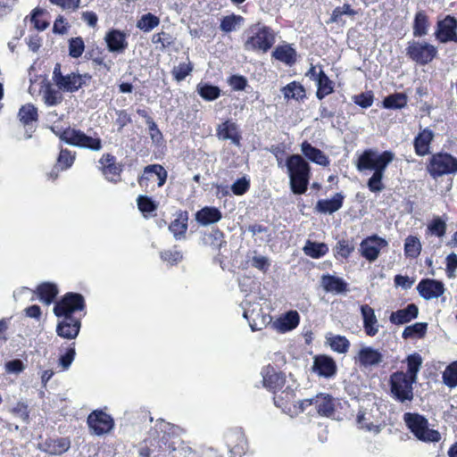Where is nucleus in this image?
<instances>
[{"instance_id": "obj_43", "label": "nucleus", "mask_w": 457, "mask_h": 457, "mask_svg": "<svg viewBox=\"0 0 457 457\" xmlns=\"http://www.w3.org/2000/svg\"><path fill=\"white\" fill-rule=\"evenodd\" d=\"M328 251V247L324 243H317L308 240L303 246V252L312 258H320L324 256Z\"/></svg>"}, {"instance_id": "obj_51", "label": "nucleus", "mask_w": 457, "mask_h": 457, "mask_svg": "<svg viewBox=\"0 0 457 457\" xmlns=\"http://www.w3.org/2000/svg\"><path fill=\"white\" fill-rule=\"evenodd\" d=\"M75 155L67 149H62L57 158L56 168L61 170L71 168L74 162Z\"/></svg>"}, {"instance_id": "obj_2", "label": "nucleus", "mask_w": 457, "mask_h": 457, "mask_svg": "<svg viewBox=\"0 0 457 457\" xmlns=\"http://www.w3.org/2000/svg\"><path fill=\"white\" fill-rule=\"evenodd\" d=\"M85 307V301L80 294L67 293L54 308V314L62 318L56 327L59 337L66 339H74L78 337L81 322L72 316L76 311H81Z\"/></svg>"}, {"instance_id": "obj_53", "label": "nucleus", "mask_w": 457, "mask_h": 457, "mask_svg": "<svg viewBox=\"0 0 457 457\" xmlns=\"http://www.w3.org/2000/svg\"><path fill=\"white\" fill-rule=\"evenodd\" d=\"M85 44L80 37H72L69 40V54L72 58H79L82 55Z\"/></svg>"}, {"instance_id": "obj_35", "label": "nucleus", "mask_w": 457, "mask_h": 457, "mask_svg": "<svg viewBox=\"0 0 457 457\" xmlns=\"http://www.w3.org/2000/svg\"><path fill=\"white\" fill-rule=\"evenodd\" d=\"M430 22L424 11H419L414 17L412 29L415 37H421L428 33Z\"/></svg>"}, {"instance_id": "obj_6", "label": "nucleus", "mask_w": 457, "mask_h": 457, "mask_svg": "<svg viewBox=\"0 0 457 457\" xmlns=\"http://www.w3.org/2000/svg\"><path fill=\"white\" fill-rule=\"evenodd\" d=\"M60 139L65 143L79 148H86L98 152L102 149V139L99 137H92L79 129L68 128L60 134Z\"/></svg>"}, {"instance_id": "obj_59", "label": "nucleus", "mask_w": 457, "mask_h": 457, "mask_svg": "<svg viewBox=\"0 0 457 457\" xmlns=\"http://www.w3.org/2000/svg\"><path fill=\"white\" fill-rule=\"evenodd\" d=\"M428 229L430 232L439 237L445 236L446 231V224L445 221L441 218L437 217L434 219L431 223L428 225Z\"/></svg>"}, {"instance_id": "obj_3", "label": "nucleus", "mask_w": 457, "mask_h": 457, "mask_svg": "<svg viewBox=\"0 0 457 457\" xmlns=\"http://www.w3.org/2000/svg\"><path fill=\"white\" fill-rule=\"evenodd\" d=\"M290 189L295 195L306 192L311 179V167L300 154H292L286 160Z\"/></svg>"}, {"instance_id": "obj_28", "label": "nucleus", "mask_w": 457, "mask_h": 457, "mask_svg": "<svg viewBox=\"0 0 457 457\" xmlns=\"http://www.w3.org/2000/svg\"><path fill=\"white\" fill-rule=\"evenodd\" d=\"M87 75H80L76 73H71L61 78L59 84L57 85L60 90L66 92H76L85 83L84 79Z\"/></svg>"}, {"instance_id": "obj_33", "label": "nucleus", "mask_w": 457, "mask_h": 457, "mask_svg": "<svg viewBox=\"0 0 457 457\" xmlns=\"http://www.w3.org/2000/svg\"><path fill=\"white\" fill-rule=\"evenodd\" d=\"M321 286L327 292L340 294L345 292L347 284L338 277L324 275L321 278Z\"/></svg>"}, {"instance_id": "obj_36", "label": "nucleus", "mask_w": 457, "mask_h": 457, "mask_svg": "<svg viewBox=\"0 0 457 457\" xmlns=\"http://www.w3.org/2000/svg\"><path fill=\"white\" fill-rule=\"evenodd\" d=\"M272 57L287 65H292L296 61V52L289 45L278 46L272 52Z\"/></svg>"}, {"instance_id": "obj_63", "label": "nucleus", "mask_w": 457, "mask_h": 457, "mask_svg": "<svg viewBox=\"0 0 457 457\" xmlns=\"http://www.w3.org/2000/svg\"><path fill=\"white\" fill-rule=\"evenodd\" d=\"M45 10L41 8H35L31 13V22H33L35 28L40 31L45 30L48 26L49 22L46 21H40L39 16L43 15Z\"/></svg>"}, {"instance_id": "obj_18", "label": "nucleus", "mask_w": 457, "mask_h": 457, "mask_svg": "<svg viewBox=\"0 0 457 457\" xmlns=\"http://www.w3.org/2000/svg\"><path fill=\"white\" fill-rule=\"evenodd\" d=\"M312 370L320 377L329 378L336 375L337 364L329 356L317 355L313 360Z\"/></svg>"}, {"instance_id": "obj_41", "label": "nucleus", "mask_w": 457, "mask_h": 457, "mask_svg": "<svg viewBox=\"0 0 457 457\" xmlns=\"http://www.w3.org/2000/svg\"><path fill=\"white\" fill-rule=\"evenodd\" d=\"M243 21L244 18L240 15H227L221 19L220 29L225 33H230L239 29Z\"/></svg>"}, {"instance_id": "obj_21", "label": "nucleus", "mask_w": 457, "mask_h": 457, "mask_svg": "<svg viewBox=\"0 0 457 457\" xmlns=\"http://www.w3.org/2000/svg\"><path fill=\"white\" fill-rule=\"evenodd\" d=\"M361 314L363 320V328L369 337H374L379 330V324L375 311L368 304L361 306Z\"/></svg>"}, {"instance_id": "obj_9", "label": "nucleus", "mask_w": 457, "mask_h": 457, "mask_svg": "<svg viewBox=\"0 0 457 457\" xmlns=\"http://www.w3.org/2000/svg\"><path fill=\"white\" fill-rule=\"evenodd\" d=\"M436 54V47L427 42L411 40L408 42L406 47V55L420 65L429 63Z\"/></svg>"}, {"instance_id": "obj_4", "label": "nucleus", "mask_w": 457, "mask_h": 457, "mask_svg": "<svg viewBox=\"0 0 457 457\" xmlns=\"http://www.w3.org/2000/svg\"><path fill=\"white\" fill-rule=\"evenodd\" d=\"M248 33V38L244 45L246 51H262L266 53L275 43V34L267 26L254 25L250 28Z\"/></svg>"}, {"instance_id": "obj_44", "label": "nucleus", "mask_w": 457, "mask_h": 457, "mask_svg": "<svg viewBox=\"0 0 457 457\" xmlns=\"http://www.w3.org/2000/svg\"><path fill=\"white\" fill-rule=\"evenodd\" d=\"M422 358L419 353H413L407 357V372L408 378H411L412 381H417L418 373L422 365Z\"/></svg>"}, {"instance_id": "obj_54", "label": "nucleus", "mask_w": 457, "mask_h": 457, "mask_svg": "<svg viewBox=\"0 0 457 457\" xmlns=\"http://www.w3.org/2000/svg\"><path fill=\"white\" fill-rule=\"evenodd\" d=\"M192 65L190 62H182L175 66L171 71L174 79L177 81H182L192 71Z\"/></svg>"}, {"instance_id": "obj_37", "label": "nucleus", "mask_w": 457, "mask_h": 457, "mask_svg": "<svg viewBox=\"0 0 457 457\" xmlns=\"http://www.w3.org/2000/svg\"><path fill=\"white\" fill-rule=\"evenodd\" d=\"M316 84L318 87L316 96L320 100L323 99L325 96L333 92V82L321 69H320L319 74L317 75Z\"/></svg>"}, {"instance_id": "obj_25", "label": "nucleus", "mask_w": 457, "mask_h": 457, "mask_svg": "<svg viewBox=\"0 0 457 457\" xmlns=\"http://www.w3.org/2000/svg\"><path fill=\"white\" fill-rule=\"evenodd\" d=\"M418 313V307L414 303H410L403 309L393 312L389 320L394 324L402 325L417 318Z\"/></svg>"}, {"instance_id": "obj_42", "label": "nucleus", "mask_w": 457, "mask_h": 457, "mask_svg": "<svg viewBox=\"0 0 457 457\" xmlns=\"http://www.w3.org/2000/svg\"><path fill=\"white\" fill-rule=\"evenodd\" d=\"M284 97L286 99L303 100L305 97V90L303 87L295 81L287 84L282 88Z\"/></svg>"}, {"instance_id": "obj_16", "label": "nucleus", "mask_w": 457, "mask_h": 457, "mask_svg": "<svg viewBox=\"0 0 457 457\" xmlns=\"http://www.w3.org/2000/svg\"><path fill=\"white\" fill-rule=\"evenodd\" d=\"M356 358L360 365L364 368L376 367L384 361L382 353L371 346H362Z\"/></svg>"}, {"instance_id": "obj_49", "label": "nucleus", "mask_w": 457, "mask_h": 457, "mask_svg": "<svg viewBox=\"0 0 457 457\" xmlns=\"http://www.w3.org/2000/svg\"><path fill=\"white\" fill-rule=\"evenodd\" d=\"M197 92L201 97L207 101H213L220 95V90L218 87L209 84L198 85Z\"/></svg>"}, {"instance_id": "obj_20", "label": "nucleus", "mask_w": 457, "mask_h": 457, "mask_svg": "<svg viewBox=\"0 0 457 457\" xmlns=\"http://www.w3.org/2000/svg\"><path fill=\"white\" fill-rule=\"evenodd\" d=\"M104 40L107 49L111 53L120 54L128 47L127 35L119 29H112L107 32Z\"/></svg>"}, {"instance_id": "obj_40", "label": "nucleus", "mask_w": 457, "mask_h": 457, "mask_svg": "<svg viewBox=\"0 0 457 457\" xmlns=\"http://www.w3.org/2000/svg\"><path fill=\"white\" fill-rule=\"evenodd\" d=\"M41 302L50 304L58 294L56 285L52 283H43L37 288Z\"/></svg>"}, {"instance_id": "obj_26", "label": "nucleus", "mask_w": 457, "mask_h": 457, "mask_svg": "<svg viewBox=\"0 0 457 457\" xmlns=\"http://www.w3.org/2000/svg\"><path fill=\"white\" fill-rule=\"evenodd\" d=\"M301 151L306 158L316 164L321 166H328L329 164L328 156L322 151L312 146L307 141L302 143Z\"/></svg>"}, {"instance_id": "obj_56", "label": "nucleus", "mask_w": 457, "mask_h": 457, "mask_svg": "<svg viewBox=\"0 0 457 457\" xmlns=\"http://www.w3.org/2000/svg\"><path fill=\"white\" fill-rule=\"evenodd\" d=\"M121 170V165L118 164L115 161L111 165L109 164V166L104 168L102 171L105 176L106 179H108L111 182L116 183L118 179H115V177H119Z\"/></svg>"}, {"instance_id": "obj_46", "label": "nucleus", "mask_w": 457, "mask_h": 457, "mask_svg": "<svg viewBox=\"0 0 457 457\" xmlns=\"http://www.w3.org/2000/svg\"><path fill=\"white\" fill-rule=\"evenodd\" d=\"M407 104V96L403 93H395L386 96L383 105L387 109H401Z\"/></svg>"}, {"instance_id": "obj_15", "label": "nucleus", "mask_w": 457, "mask_h": 457, "mask_svg": "<svg viewBox=\"0 0 457 457\" xmlns=\"http://www.w3.org/2000/svg\"><path fill=\"white\" fill-rule=\"evenodd\" d=\"M417 290L421 297L426 300L438 298L445 293V285L438 280L425 278L420 281Z\"/></svg>"}, {"instance_id": "obj_1", "label": "nucleus", "mask_w": 457, "mask_h": 457, "mask_svg": "<svg viewBox=\"0 0 457 457\" xmlns=\"http://www.w3.org/2000/svg\"><path fill=\"white\" fill-rule=\"evenodd\" d=\"M395 154L391 151L379 153L377 149L364 150L356 159L355 167L359 172L372 171L367 181V187L372 193L384 190L383 179L387 166L395 160Z\"/></svg>"}, {"instance_id": "obj_7", "label": "nucleus", "mask_w": 457, "mask_h": 457, "mask_svg": "<svg viewBox=\"0 0 457 457\" xmlns=\"http://www.w3.org/2000/svg\"><path fill=\"white\" fill-rule=\"evenodd\" d=\"M390 390L393 397L403 403L413 399L412 385L417 381H412L403 371H396L390 376Z\"/></svg>"}, {"instance_id": "obj_5", "label": "nucleus", "mask_w": 457, "mask_h": 457, "mask_svg": "<svg viewBox=\"0 0 457 457\" xmlns=\"http://www.w3.org/2000/svg\"><path fill=\"white\" fill-rule=\"evenodd\" d=\"M403 420L419 440L438 442L441 439L438 431L428 428V420L422 415L407 412L403 415Z\"/></svg>"}, {"instance_id": "obj_14", "label": "nucleus", "mask_w": 457, "mask_h": 457, "mask_svg": "<svg viewBox=\"0 0 457 457\" xmlns=\"http://www.w3.org/2000/svg\"><path fill=\"white\" fill-rule=\"evenodd\" d=\"M243 316L248 320L249 326L253 331L261 330L263 327L270 324L272 320L269 314L262 312V309L259 305L245 308Z\"/></svg>"}, {"instance_id": "obj_60", "label": "nucleus", "mask_w": 457, "mask_h": 457, "mask_svg": "<svg viewBox=\"0 0 457 457\" xmlns=\"http://www.w3.org/2000/svg\"><path fill=\"white\" fill-rule=\"evenodd\" d=\"M445 272L449 278H455L457 276V254L452 253L446 257Z\"/></svg>"}, {"instance_id": "obj_19", "label": "nucleus", "mask_w": 457, "mask_h": 457, "mask_svg": "<svg viewBox=\"0 0 457 457\" xmlns=\"http://www.w3.org/2000/svg\"><path fill=\"white\" fill-rule=\"evenodd\" d=\"M229 453L232 457H241L247 450V442L244 433L236 429L227 436Z\"/></svg>"}, {"instance_id": "obj_61", "label": "nucleus", "mask_w": 457, "mask_h": 457, "mask_svg": "<svg viewBox=\"0 0 457 457\" xmlns=\"http://www.w3.org/2000/svg\"><path fill=\"white\" fill-rule=\"evenodd\" d=\"M53 4L59 6L62 10L75 12L79 8L80 0H49Z\"/></svg>"}, {"instance_id": "obj_39", "label": "nucleus", "mask_w": 457, "mask_h": 457, "mask_svg": "<svg viewBox=\"0 0 457 457\" xmlns=\"http://www.w3.org/2000/svg\"><path fill=\"white\" fill-rule=\"evenodd\" d=\"M160 24V18L156 15L147 12L143 14L137 21V28L145 33L152 31Z\"/></svg>"}, {"instance_id": "obj_38", "label": "nucleus", "mask_w": 457, "mask_h": 457, "mask_svg": "<svg viewBox=\"0 0 457 457\" xmlns=\"http://www.w3.org/2000/svg\"><path fill=\"white\" fill-rule=\"evenodd\" d=\"M326 342L334 352L338 353H347L350 347L349 340L344 336L328 334L326 336Z\"/></svg>"}, {"instance_id": "obj_13", "label": "nucleus", "mask_w": 457, "mask_h": 457, "mask_svg": "<svg viewBox=\"0 0 457 457\" xmlns=\"http://www.w3.org/2000/svg\"><path fill=\"white\" fill-rule=\"evenodd\" d=\"M456 29L457 20L453 16L447 15L444 20L437 22L435 36L441 43L457 42Z\"/></svg>"}, {"instance_id": "obj_17", "label": "nucleus", "mask_w": 457, "mask_h": 457, "mask_svg": "<svg viewBox=\"0 0 457 457\" xmlns=\"http://www.w3.org/2000/svg\"><path fill=\"white\" fill-rule=\"evenodd\" d=\"M300 322V315L296 311H289L272 322V328L279 333H287L295 329Z\"/></svg>"}, {"instance_id": "obj_29", "label": "nucleus", "mask_w": 457, "mask_h": 457, "mask_svg": "<svg viewBox=\"0 0 457 457\" xmlns=\"http://www.w3.org/2000/svg\"><path fill=\"white\" fill-rule=\"evenodd\" d=\"M345 196L341 193H337L331 199L319 200L315 209L320 213H333L338 211L342 205Z\"/></svg>"}, {"instance_id": "obj_22", "label": "nucleus", "mask_w": 457, "mask_h": 457, "mask_svg": "<svg viewBox=\"0 0 457 457\" xmlns=\"http://www.w3.org/2000/svg\"><path fill=\"white\" fill-rule=\"evenodd\" d=\"M261 375L263 386L270 390L275 391L280 388L285 382L284 376L281 373L276 372L275 369L270 365L262 368Z\"/></svg>"}, {"instance_id": "obj_55", "label": "nucleus", "mask_w": 457, "mask_h": 457, "mask_svg": "<svg viewBox=\"0 0 457 457\" xmlns=\"http://www.w3.org/2000/svg\"><path fill=\"white\" fill-rule=\"evenodd\" d=\"M160 257L163 262H166L170 265H175L182 260L183 255L179 251L174 249L161 252Z\"/></svg>"}, {"instance_id": "obj_50", "label": "nucleus", "mask_w": 457, "mask_h": 457, "mask_svg": "<svg viewBox=\"0 0 457 457\" xmlns=\"http://www.w3.org/2000/svg\"><path fill=\"white\" fill-rule=\"evenodd\" d=\"M443 381L450 388L457 386V361L449 364L443 372Z\"/></svg>"}, {"instance_id": "obj_47", "label": "nucleus", "mask_w": 457, "mask_h": 457, "mask_svg": "<svg viewBox=\"0 0 457 457\" xmlns=\"http://www.w3.org/2000/svg\"><path fill=\"white\" fill-rule=\"evenodd\" d=\"M18 116L23 124L28 125L30 122L37 120V110L33 104H28L20 109Z\"/></svg>"}, {"instance_id": "obj_34", "label": "nucleus", "mask_w": 457, "mask_h": 457, "mask_svg": "<svg viewBox=\"0 0 457 457\" xmlns=\"http://www.w3.org/2000/svg\"><path fill=\"white\" fill-rule=\"evenodd\" d=\"M187 212H180L169 226V230L172 233L176 240L185 238V235L187 230Z\"/></svg>"}, {"instance_id": "obj_52", "label": "nucleus", "mask_w": 457, "mask_h": 457, "mask_svg": "<svg viewBox=\"0 0 457 457\" xmlns=\"http://www.w3.org/2000/svg\"><path fill=\"white\" fill-rule=\"evenodd\" d=\"M43 100L46 105H57L62 101V95L59 90L48 87L44 91Z\"/></svg>"}, {"instance_id": "obj_57", "label": "nucleus", "mask_w": 457, "mask_h": 457, "mask_svg": "<svg viewBox=\"0 0 457 457\" xmlns=\"http://www.w3.org/2000/svg\"><path fill=\"white\" fill-rule=\"evenodd\" d=\"M138 209L142 212H152L156 210L157 204L148 196L139 195L137 199Z\"/></svg>"}, {"instance_id": "obj_24", "label": "nucleus", "mask_w": 457, "mask_h": 457, "mask_svg": "<svg viewBox=\"0 0 457 457\" xmlns=\"http://www.w3.org/2000/svg\"><path fill=\"white\" fill-rule=\"evenodd\" d=\"M221 218V212L212 206H205L195 213V220L202 226H209L217 223Z\"/></svg>"}, {"instance_id": "obj_45", "label": "nucleus", "mask_w": 457, "mask_h": 457, "mask_svg": "<svg viewBox=\"0 0 457 457\" xmlns=\"http://www.w3.org/2000/svg\"><path fill=\"white\" fill-rule=\"evenodd\" d=\"M421 252V244L417 237L409 236L404 242V254L409 258H416Z\"/></svg>"}, {"instance_id": "obj_27", "label": "nucleus", "mask_w": 457, "mask_h": 457, "mask_svg": "<svg viewBox=\"0 0 457 457\" xmlns=\"http://www.w3.org/2000/svg\"><path fill=\"white\" fill-rule=\"evenodd\" d=\"M314 407L320 416L331 417L335 411L334 400L327 394H319L314 397Z\"/></svg>"}, {"instance_id": "obj_23", "label": "nucleus", "mask_w": 457, "mask_h": 457, "mask_svg": "<svg viewBox=\"0 0 457 457\" xmlns=\"http://www.w3.org/2000/svg\"><path fill=\"white\" fill-rule=\"evenodd\" d=\"M217 137L220 140H231L236 145H240L241 136L238 133L237 126L230 120H227L218 126Z\"/></svg>"}, {"instance_id": "obj_31", "label": "nucleus", "mask_w": 457, "mask_h": 457, "mask_svg": "<svg viewBox=\"0 0 457 457\" xmlns=\"http://www.w3.org/2000/svg\"><path fill=\"white\" fill-rule=\"evenodd\" d=\"M71 447L68 438H57L46 440L42 446L44 452L52 455H61L66 453Z\"/></svg>"}, {"instance_id": "obj_10", "label": "nucleus", "mask_w": 457, "mask_h": 457, "mask_svg": "<svg viewBox=\"0 0 457 457\" xmlns=\"http://www.w3.org/2000/svg\"><path fill=\"white\" fill-rule=\"evenodd\" d=\"M357 424L361 429L378 434L384 428L381 413L378 408L373 405L370 409L361 410L357 415Z\"/></svg>"}, {"instance_id": "obj_32", "label": "nucleus", "mask_w": 457, "mask_h": 457, "mask_svg": "<svg viewBox=\"0 0 457 457\" xmlns=\"http://www.w3.org/2000/svg\"><path fill=\"white\" fill-rule=\"evenodd\" d=\"M433 137L434 134L428 129H425L418 134L414 139V148L418 155L424 156L429 153V146Z\"/></svg>"}, {"instance_id": "obj_8", "label": "nucleus", "mask_w": 457, "mask_h": 457, "mask_svg": "<svg viewBox=\"0 0 457 457\" xmlns=\"http://www.w3.org/2000/svg\"><path fill=\"white\" fill-rule=\"evenodd\" d=\"M428 171L434 179L457 172V159L447 153L433 154L428 164Z\"/></svg>"}, {"instance_id": "obj_30", "label": "nucleus", "mask_w": 457, "mask_h": 457, "mask_svg": "<svg viewBox=\"0 0 457 457\" xmlns=\"http://www.w3.org/2000/svg\"><path fill=\"white\" fill-rule=\"evenodd\" d=\"M156 177L158 187H162L167 179V171L160 164L148 165L144 170L143 176L139 179V184L142 185L144 180H151Z\"/></svg>"}, {"instance_id": "obj_48", "label": "nucleus", "mask_w": 457, "mask_h": 457, "mask_svg": "<svg viewBox=\"0 0 457 457\" xmlns=\"http://www.w3.org/2000/svg\"><path fill=\"white\" fill-rule=\"evenodd\" d=\"M428 324L425 322H417L411 326H407L403 332V338H411V337H422L427 331Z\"/></svg>"}, {"instance_id": "obj_11", "label": "nucleus", "mask_w": 457, "mask_h": 457, "mask_svg": "<svg viewBox=\"0 0 457 457\" xmlns=\"http://www.w3.org/2000/svg\"><path fill=\"white\" fill-rule=\"evenodd\" d=\"M388 243L386 239L373 235L364 238L360 245L361 254L369 262H375L380 251L386 247Z\"/></svg>"}, {"instance_id": "obj_58", "label": "nucleus", "mask_w": 457, "mask_h": 457, "mask_svg": "<svg viewBox=\"0 0 457 457\" xmlns=\"http://www.w3.org/2000/svg\"><path fill=\"white\" fill-rule=\"evenodd\" d=\"M355 13H356L355 11L353 10L350 5L345 4L343 6L337 7L333 11L332 15L329 20V22L337 23L340 21V18L342 15L345 14V15L353 16Z\"/></svg>"}, {"instance_id": "obj_64", "label": "nucleus", "mask_w": 457, "mask_h": 457, "mask_svg": "<svg viewBox=\"0 0 457 457\" xmlns=\"http://www.w3.org/2000/svg\"><path fill=\"white\" fill-rule=\"evenodd\" d=\"M353 102L362 108H368L373 104L371 92L361 93L353 96Z\"/></svg>"}, {"instance_id": "obj_12", "label": "nucleus", "mask_w": 457, "mask_h": 457, "mask_svg": "<svg viewBox=\"0 0 457 457\" xmlns=\"http://www.w3.org/2000/svg\"><path fill=\"white\" fill-rule=\"evenodd\" d=\"M87 424L93 433L97 436L110 432L114 425L112 417L101 411H93L87 418Z\"/></svg>"}, {"instance_id": "obj_62", "label": "nucleus", "mask_w": 457, "mask_h": 457, "mask_svg": "<svg viewBox=\"0 0 457 457\" xmlns=\"http://www.w3.org/2000/svg\"><path fill=\"white\" fill-rule=\"evenodd\" d=\"M250 187V181L246 178H241L236 180L232 186L231 190L236 195H244Z\"/></svg>"}]
</instances>
